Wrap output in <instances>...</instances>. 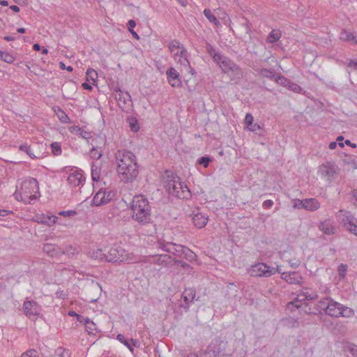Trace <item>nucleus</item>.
Returning a JSON list of instances; mask_svg holds the SVG:
<instances>
[{
  "label": "nucleus",
  "mask_w": 357,
  "mask_h": 357,
  "mask_svg": "<svg viewBox=\"0 0 357 357\" xmlns=\"http://www.w3.org/2000/svg\"><path fill=\"white\" fill-rule=\"evenodd\" d=\"M59 214L63 217H70L75 215L76 212L75 211H63L59 212Z\"/></svg>",
  "instance_id": "680f3d73"
},
{
  "label": "nucleus",
  "mask_w": 357,
  "mask_h": 357,
  "mask_svg": "<svg viewBox=\"0 0 357 357\" xmlns=\"http://www.w3.org/2000/svg\"><path fill=\"white\" fill-rule=\"evenodd\" d=\"M273 202L271 199H267V200L264 201L263 203V207L264 208H270L273 206Z\"/></svg>",
  "instance_id": "338daca9"
},
{
  "label": "nucleus",
  "mask_w": 357,
  "mask_h": 357,
  "mask_svg": "<svg viewBox=\"0 0 357 357\" xmlns=\"http://www.w3.org/2000/svg\"><path fill=\"white\" fill-rule=\"evenodd\" d=\"M250 67L260 77L264 78H268L271 80H274L276 74L275 70L274 69L261 67L255 63L250 65Z\"/></svg>",
  "instance_id": "4468645a"
},
{
  "label": "nucleus",
  "mask_w": 357,
  "mask_h": 357,
  "mask_svg": "<svg viewBox=\"0 0 357 357\" xmlns=\"http://www.w3.org/2000/svg\"><path fill=\"white\" fill-rule=\"evenodd\" d=\"M132 218L138 223L146 225L151 221V206L143 195H136L131 203Z\"/></svg>",
  "instance_id": "20e7f679"
},
{
  "label": "nucleus",
  "mask_w": 357,
  "mask_h": 357,
  "mask_svg": "<svg viewBox=\"0 0 357 357\" xmlns=\"http://www.w3.org/2000/svg\"><path fill=\"white\" fill-rule=\"evenodd\" d=\"M319 229L327 235L334 234L336 229L334 226V221L333 219L328 218L321 221L319 226Z\"/></svg>",
  "instance_id": "6ab92c4d"
},
{
  "label": "nucleus",
  "mask_w": 357,
  "mask_h": 357,
  "mask_svg": "<svg viewBox=\"0 0 357 357\" xmlns=\"http://www.w3.org/2000/svg\"><path fill=\"white\" fill-rule=\"evenodd\" d=\"M102 190V195L103 197V201L105 202V204L110 202L115 197L116 192L112 190H109L107 188H101Z\"/></svg>",
  "instance_id": "2f4dec72"
},
{
  "label": "nucleus",
  "mask_w": 357,
  "mask_h": 357,
  "mask_svg": "<svg viewBox=\"0 0 357 357\" xmlns=\"http://www.w3.org/2000/svg\"><path fill=\"white\" fill-rule=\"evenodd\" d=\"M318 298V295L315 291L308 292L302 291L301 293L298 294L297 298L291 302L289 304L295 305L297 308L300 307V305L297 304L298 301H313Z\"/></svg>",
  "instance_id": "aec40b11"
},
{
  "label": "nucleus",
  "mask_w": 357,
  "mask_h": 357,
  "mask_svg": "<svg viewBox=\"0 0 357 357\" xmlns=\"http://www.w3.org/2000/svg\"><path fill=\"white\" fill-rule=\"evenodd\" d=\"M192 220L195 227L197 228H203L207 224L208 217L205 216L202 213H197L193 215Z\"/></svg>",
  "instance_id": "393cba45"
},
{
  "label": "nucleus",
  "mask_w": 357,
  "mask_h": 357,
  "mask_svg": "<svg viewBox=\"0 0 357 357\" xmlns=\"http://www.w3.org/2000/svg\"><path fill=\"white\" fill-rule=\"evenodd\" d=\"M346 229L348 230L350 233H352L357 236V225L356 224V222H353L351 225H349Z\"/></svg>",
  "instance_id": "13d9d810"
},
{
  "label": "nucleus",
  "mask_w": 357,
  "mask_h": 357,
  "mask_svg": "<svg viewBox=\"0 0 357 357\" xmlns=\"http://www.w3.org/2000/svg\"><path fill=\"white\" fill-rule=\"evenodd\" d=\"M174 59L175 61L180 64L182 68L181 70H185V72L194 75L196 73L195 70L191 67L190 64V61H188V53L185 48H182L181 50L177 51L173 55Z\"/></svg>",
  "instance_id": "9d476101"
},
{
  "label": "nucleus",
  "mask_w": 357,
  "mask_h": 357,
  "mask_svg": "<svg viewBox=\"0 0 357 357\" xmlns=\"http://www.w3.org/2000/svg\"><path fill=\"white\" fill-rule=\"evenodd\" d=\"M231 76V80L241 79L243 77V72L241 68L234 61L223 72Z\"/></svg>",
  "instance_id": "a211bd4d"
},
{
  "label": "nucleus",
  "mask_w": 357,
  "mask_h": 357,
  "mask_svg": "<svg viewBox=\"0 0 357 357\" xmlns=\"http://www.w3.org/2000/svg\"><path fill=\"white\" fill-rule=\"evenodd\" d=\"M85 182V177L81 172H75L69 174L67 178L68 185L73 188L82 186Z\"/></svg>",
  "instance_id": "2eb2a0df"
},
{
  "label": "nucleus",
  "mask_w": 357,
  "mask_h": 357,
  "mask_svg": "<svg viewBox=\"0 0 357 357\" xmlns=\"http://www.w3.org/2000/svg\"><path fill=\"white\" fill-rule=\"evenodd\" d=\"M244 121H245V124L246 125V126L248 128L250 126H252V123H253V116H252L251 114L248 113L245 115Z\"/></svg>",
  "instance_id": "052dcab7"
},
{
  "label": "nucleus",
  "mask_w": 357,
  "mask_h": 357,
  "mask_svg": "<svg viewBox=\"0 0 357 357\" xmlns=\"http://www.w3.org/2000/svg\"><path fill=\"white\" fill-rule=\"evenodd\" d=\"M319 207L320 203L317 199L314 198L305 199L304 209L314 211L319 208Z\"/></svg>",
  "instance_id": "bb28decb"
},
{
  "label": "nucleus",
  "mask_w": 357,
  "mask_h": 357,
  "mask_svg": "<svg viewBox=\"0 0 357 357\" xmlns=\"http://www.w3.org/2000/svg\"><path fill=\"white\" fill-rule=\"evenodd\" d=\"M149 261L159 266H167L171 261V257L168 255H155L150 257Z\"/></svg>",
  "instance_id": "4be33fe9"
},
{
  "label": "nucleus",
  "mask_w": 357,
  "mask_h": 357,
  "mask_svg": "<svg viewBox=\"0 0 357 357\" xmlns=\"http://www.w3.org/2000/svg\"><path fill=\"white\" fill-rule=\"evenodd\" d=\"M211 161V159L207 156H203L199 159V163L203 165L204 167H207L209 165Z\"/></svg>",
  "instance_id": "6e6d98bb"
},
{
  "label": "nucleus",
  "mask_w": 357,
  "mask_h": 357,
  "mask_svg": "<svg viewBox=\"0 0 357 357\" xmlns=\"http://www.w3.org/2000/svg\"><path fill=\"white\" fill-rule=\"evenodd\" d=\"M340 38L342 40L353 41L357 43V36H354L352 33L343 30L340 33Z\"/></svg>",
  "instance_id": "c9c22d12"
},
{
  "label": "nucleus",
  "mask_w": 357,
  "mask_h": 357,
  "mask_svg": "<svg viewBox=\"0 0 357 357\" xmlns=\"http://www.w3.org/2000/svg\"><path fill=\"white\" fill-rule=\"evenodd\" d=\"M349 68L357 70V60H350L347 64Z\"/></svg>",
  "instance_id": "e2e57ef3"
},
{
  "label": "nucleus",
  "mask_w": 357,
  "mask_h": 357,
  "mask_svg": "<svg viewBox=\"0 0 357 357\" xmlns=\"http://www.w3.org/2000/svg\"><path fill=\"white\" fill-rule=\"evenodd\" d=\"M56 352L59 357H71L69 350L62 347L58 348Z\"/></svg>",
  "instance_id": "864d4df0"
},
{
  "label": "nucleus",
  "mask_w": 357,
  "mask_h": 357,
  "mask_svg": "<svg viewBox=\"0 0 357 357\" xmlns=\"http://www.w3.org/2000/svg\"><path fill=\"white\" fill-rule=\"evenodd\" d=\"M232 61H231L228 57L224 56L223 54H221L215 62L219 65V66L224 72L225 70L229 66L230 63H231Z\"/></svg>",
  "instance_id": "c756f323"
},
{
  "label": "nucleus",
  "mask_w": 357,
  "mask_h": 357,
  "mask_svg": "<svg viewBox=\"0 0 357 357\" xmlns=\"http://www.w3.org/2000/svg\"><path fill=\"white\" fill-rule=\"evenodd\" d=\"M118 162L117 172L121 180L125 183L132 182L139 173L137 158L135 154L127 150H118L115 153Z\"/></svg>",
  "instance_id": "f257e3e1"
},
{
  "label": "nucleus",
  "mask_w": 357,
  "mask_h": 357,
  "mask_svg": "<svg viewBox=\"0 0 357 357\" xmlns=\"http://www.w3.org/2000/svg\"><path fill=\"white\" fill-rule=\"evenodd\" d=\"M163 184L167 192L178 199H188L191 192L184 182L181 181L180 177L172 171L166 170L163 175Z\"/></svg>",
  "instance_id": "f03ea898"
},
{
  "label": "nucleus",
  "mask_w": 357,
  "mask_h": 357,
  "mask_svg": "<svg viewBox=\"0 0 357 357\" xmlns=\"http://www.w3.org/2000/svg\"><path fill=\"white\" fill-rule=\"evenodd\" d=\"M286 88L288 89L289 90L294 91L295 93H302V92H303V89L300 86H298L297 84L291 82V80H289Z\"/></svg>",
  "instance_id": "a18cd8bd"
},
{
  "label": "nucleus",
  "mask_w": 357,
  "mask_h": 357,
  "mask_svg": "<svg viewBox=\"0 0 357 357\" xmlns=\"http://www.w3.org/2000/svg\"><path fill=\"white\" fill-rule=\"evenodd\" d=\"M59 120L62 123H68L69 121V117L67 114L59 107H58V113L56 114Z\"/></svg>",
  "instance_id": "603ef678"
},
{
  "label": "nucleus",
  "mask_w": 357,
  "mask_h": 357,
  "mask_svg": "<svg viewBox=\"0 0 357 357\" xmlns=\"http://www.w3.org/2000/svg\"><path fill=\"white\" fill-rule=\"evenodd\" d=\"M168 47L170 52L173 54V55L178 50L180 51L182 50V48H185L183 45L180 43L179 41L176 40L171 41L168 45Z\"/></svg>",
  "instance_id": "4c0bfd02"
},
{
  "label": "nucleus",
  "mask_w": 357,
  "mask_h": 357,
  "mask_svg": "<svg viewBox=\"0 0 357 357\" xmlns=\"http://www.w3.org/2000/svg\"><path fill=\"white\" fill-rule=\"evenodd\" d=\"M204 15L205 17L208 20V21L213 24H214L216 26L220 25V23L219 20L217 19V17L213 14L211 10L209 9H204Z\"/></svg>",
  "instance_id": "58836bf2"
},
{
  "label": "nucleus",
  "mask_w": 357,
  "mask_h": 357,
  "mask_svg": "<svg viewBox=\"0 0 357 357\" xmlns=\"http://www.w3.org/2000/svg\"><path fill=\"white\" fill-rule=\"evenodd\" d=\"M333 299L329 297H326L320 300L318 304L319 308L321 310H324L325 313H326L328 310L327 305H329L331 303Z\"/></svg>",
  "instance_id": "c03bdc74"
},
{
  "label": "nucleus",
  "mask_w": 357,
  "mask_h": 357,
  "mask_svg": "<svg viewBox=\"0 0 357 357\" xmlns=\"http://www.w3.org/2000/svg\"><path fill=\"white\" fill-rule=\"evenodd\" d=\"M52 152L54 155H59L61 154V146L59 142H53L51 144Z\"/></svg>",
  "instance_id": "09e8293b"
},
{
  "label": "nucleus",
  "mask_w": 357,
  "mask_h": 357,
  "mask_svg": "<svg viewBox=\"0 0 357 357\" xmlns=\"http://www.w3.org/2000/svg\"><path fill=\"white\" fill-rule=\"evenodd\" d=\"M0 59L3 60V61L8 63H12L15 60V57L10 52H3L0 50Z\"/></svg>",
  "instance_id": "79ce46f5"
},
{
  "label": "nucleus",
  "mask_w": 357,
  "mask_h": 357,
  "mask_svg": "<svg viewBox=\"0 0 357 357\" xmlns=\"http://www.w3.org/2000/svg\"><path fill=\"white\" fill-rule=\"evenodd\" d=\"M336 217L341 221L342 223H343L345 228H347L349 225L356 222L355 217L350 211L342 209L340 210L336 213Z\"/></svg>",
  "instance_id": "f3484780"
},
{
  "label": "nucleus",
  "mask_w": 357,
  "mask_h": 357,
  "mask_svg": "<svg viewBox=\"0 0 357 357\" xmlns=\"http://www.w3.org/2000/svg\"><path fill=\"white\" fill-rule=\"evenodd\" d=\"M128 254L121 245H114L106 254V261L121 262L127 260Z\"/></svg>",
  "instance_id": "1a4fd4ad"
},
{
  "label": "nucleus",
  "mask_w": 357,
  "mask_h": 357,
  "mask_svg": "<svg viewBox=\"0 0 357 357\" xmlns=\"http://www.w3.org/2000/svg\"><path fill=\"white\" fill-rule=\"evenodd\" d=\"M281 38V33L279 31L273 30L268 33L266 40L268 43H274L280 40Z\"/></svg>",
  "instance_id": "e433bc0d"
},
{
  "label": "nucleus",
  "mask_w": 357,
  "mask_h": 357,
  "mask_svg": "<svg viewBox=\"0 0 357 357\" xmlns=\"http://www.w3.org/2000/svg\"><path fill=\"white\" fill-rule=\"evenodd\" d=\"M93 203L95 206H99L105 204V202L103 201V197L102 195L101 188L96 193L93 198Z\"/></svg>",
  "instance_id": "ea45409f"
},
{
  "label": "nucleus",
  "mask_w": 357,
  "mask_h": 357,
  "mask_svg": "<svg viewBox=\"0 0 357 357\" xmlns=\"http://www.w3.org/2000/svg\"><path fill=\"white\" fill-rule=\"evenodd\" d=\"M196 293L195 290L192 289H186L182 294V298L187 305V307L189 306V304L192 303L195 297Z\"/></svg>",
  "instance_id": "cd10ccee"
},
{
  "label": "nucleus",
  "mask_w": 357,
  "mask_h": 357,
  "mask_svg": "<svg viewBox=\"0 0 357 357\" xmlns=\"http://www.w3.org/2000/svg\"><path fill=\"white\" fill-rule=\"evenodd\" d=\"M248 128L252 132H257L261 129V126L257 123H252V126H250Z\"/></svg>",
  "instance_id": "0e129e2a"
},
{
  "label": "nucleus",
  "mask_w": 357,
  "mask_h": 357,
  "mask_svg": "<svg viewBox=\"0 0 357 357\" xmlns=\"http://www.w3.org/2000/svg\"><path fill=\"white\" fill-rule=\"evenodd\" d=\"M77 318V320L80 322V323H83L84 324H86V323H88V321H89V317H83L80 314L78 315Z\"/></svg>",
  "instance_id": "774afa93"
},
{
  "label": "nucleus",
  "mask_w": 357,
  "mask_h": 357,
  "mask_svg": "<svg viewBox=\"0 0 357 357\" xmlns=\"http://www.w3.org/2000/svg\"><path fill=\"white\" fill-rule=\"evenodd\" d=\"M115 99L123 111L126 112L129 109V104L132 102V99L128 92L123 93L119 88L116 89Z\"/></svg>",
  "instance_id": "f8f14e48"
},
{
  "label": "nucleus",
  "mask_w": 357,
  "mask_h": 357,
  "mask_svg": "<svg viewBox=\"0 0 357 357\" xmlns=\"http://www.w3.org/2000/svg\"><path fill=\"white\" fill-rule=\"evenodd\" d=\"M117 340L120 341L121 343H123L131 351H132V347L136 346V340H133L132 339L129 340L126 338L123 335L119 334L117 335Z\"/></svg>",
  "instance_id": "473e14b6"
},
{
  "label": "nucleus",
  "mask_w": 357,
  "mask_h": 357,
  "mask_svg": "<svg viewBox=\"0 0 357 357\" xmlns=\"http://www.w3.org/2000/svg\"><path fill=\"white\" fill-rule=\"evenodd\" d=\"M155 248L172 255L192 261L196 255L188 248L181 244L173 243L169 239L160 238L155 242Z\"/></svg>",
  "instance_id": "39448f33"
},
{
  "label": "nucleus",
  "mask_w": 357,
  "mask_h": 357,
  "mask_svg": "<svg viewBox=\"0 0 357 357\" xmlns=\"http://www.w3.org/2000/svg\"><path fill=\"white\" fill-rule=\"evenodd\" d=\"M92 148L90 150V156L93 159H100L102 155V146H98L97 143H92Z\"/></svg>",
  "instance_id": "c85d7f7f"
},
{
  "label": "nucleus",
  "mask_w": 357,
  "mask_h": 357,
  "mask_svg": "<svg viewBox=\"0 0 357 357\" xmlns=\"http://www.w3.org/2000/svg\"><path fill=\"white\" fill-rule=\"evenodd\" d=\"M280 278L291 284H295L301 286L303 282V278L296 271L282 273Z\"/></svg>",
  "instance_id": "ddd939ff"
},
{
  "label": "nucleus",
  "mask_w": 357,
  "mask_h": 357,
  "mask_svg": "<svg viewBox=\"0 0 357 357\" xmlns=\"http://www.w3.org/2000/svg\"><path fill=\"white\" fill-rule=\"evenodd\" d=\"M38 194V181L34 178L27 177L20 183V187L17 186L13 195L17 201H21L25 204H31L36 201Z\"/></svg>",
  "instance_id": "7ed1b4c3"
},
{
  "label": "nucleus",
  "mask_w": 357,
  "mask_h": 357,
  "mask_svg": "<svg viewBox=\"0 0 357 357\" xmlns=\"http://www.w3.org/2000/svg\"><path fill=\"white\" fill-rule=\"evenodd\" d=\"M342 304L336 302L335 301H332L331 303L329 305H327L328 310L326 312V314L331 317H339L340 314V308Z\"/></svg>",
  "instance_id": "b1692460"
},
{
  "label": "nucleus",
  "mask_w": 357,
  "mask_h": 357,
  "mask_svg": "<svg viewBox=\"0 0 357 357\" xmlns=\"http://www.w3.org/2000/svg\"><path fill=\"white\" fill-rule=\"evenodd\" d=\"M275 83L284 87L288 84L289 79L284 77L283 75H279L275 77L273 80Z\"/></svg>",
  "instance_id": "49530a36"
},
{
  "label": "nucleus",
  "mask_w": 357,
  "mask_h": 357,
  "mask_svg": "<svg viewBox=\"0 0 357 357\" xmlns=\"http://www.w3.org/2000/svg\"><path fill=\"white\" fill-rule=\"evenodd\" d=\"M227 342L220 338L213 340L204 352L205 357H218L225 350Z\"/></svg>",
  "instance_id": "6e6552de"
},
{
  "label": "nucleus",
  "mask_w": 357,
  "mask_h": 357,
  "mask_svg": "<svg viewBox=\"0 0 357 357\" xmlns=\"http://www.w3.org/2000/svg\"><path fill=\"white\" fill-rule=\"evenodd\" d=\"M126 122L128 123L129 127L132 132H137L139 131V125L137 119L135 117L128 116L126 119Z\"/></svg>",
  "instance_id": "f704fd0d"
},
{
  "label": "nucleus",
  "mask_w": 357,
  "mask_h": 357,
  "mask_svg": "<svg viewBox=\"0 0 357 357\" xmlns=\"http://www.w3.org/2000/svg\"><path fill=\"white\" fill-rule=\"evenodd\" d=\"M57 217L54 215L42 214L36 217V222L40 224H44L49 227L52 226L56 222Z\"/></svg>",
  "instance_id": "5701e85b"
},
{
  "label": "nucleus",
  "mask_w": 357,
  "mask_h": 357,
  "mask_svg": "<svg viewBox=\"0 0 357 357\" xmlns=\"http://www.w3.org/2000/svg\"><path fill=\"white\" fill-rule=\"evenodd\" d=\"M21 357H38V351L35 349H29L23 353Z\"/></svg>",
  "instance_id": "5fc2aeb1"
},
{
  "label": "nucleus",
  "mask_w": 357,
  "mask_h": 357,
  "mask_svg": "<svg viewBox=\"0 0 357 357\" xmlns=\"http://www.w3.org/2000/svg\"><path fill=\"white\" fill-rule=\"evenodd\" d=\"M347 265L346 264H341L340 265H339L337 271L340 279H344L345 278L347 271Z\"/></svg>",
  "instance_id": "8fccbe9b"
},
{
  "label": "nucleus",
  "mask_w": 357,
  "mask_h": 357,
  "mask_svg": "<svg viewBox=\"0 0 357 357\" xmlns=\"http://www.w3.org/2000/svg\"><path fill=\"white\" fill-rule=\"evenodd\" d=\"M100 176V167L96 162L91 164V178L93 181H98Z\"/></svg>",
  "instance_id": "72a5a7b5"
},
{
  "label": "nucleus",
  "mask_w": 357,
  "mask_h": 357,
  "mask_svg": "<svg viewBox=\"0 0 357 357\" xmlns=\"http://www.w3.org/2000/svg\"><path fill=\"white\" fill-rule=\"evenodd\" d=\"M43 250L52 257L61 255V252H63V250L60 247L52 243L43 244Z\"/></svg>",
  "instance_id": "412c9836"
},
{
  "label": "nucleus",
  "mask_w": 357,
  "mask_h": 357,
  "mask_svg": "<svg viewBox=\"0 0 357 357\" xmlns=\"http://www.w3.org/2000/svg\"><path fill=\"white\" fill-rule=\"evenodd\" d=\"M76 252V249L73 248L72 245H68L66 247L65 250H63V252H61V255H75Z\"/></svg>",
  "instance_id": "4d7b16f0"
},
{
  "label": "nucleus",
  "mask_w": 357,
  "mask_h": 357,
  "mask_svg": "<svg viewBox=\"0 0 357 357\" xmlns=\"http://www.w3.org/2000/svg\"><path fill=\"white\" fill-rule=\"evenodd\" d=\"M70 132L72 134L78 135L83 139H89L91 137V132L84 130L83 128L74 126L70 128Z\"/></svg>",
  "instance_id": "a878e982"
},
{
  "label": "nucleus",
  "mask_w": 357,
  "mask_h": 357,
  "mask_svg": "<svg viewBox=\"0 0 357 357\" xmlns=\"http://www.w3.org/2000/svg\"><path fill=\"white\" fill-rule=\"evenodd\" d=\"M319 172L327 182L332 183L337 178L340 168L335 162H326L319 167Z\"/></svg>",
  "instance_id": "423d86ee"
},
{
  "label": "nucleus",
  "mask_w": 357,
  "mask_h": 357,
  "mask_svg": "<svg viewBox=\"0 0 357 357\" xmlns=\"http://www.w3.org/2000/svg\"><path fill=\"white\" fill-rule=\"evenodd\" d=\"M206 50L207 53L213 58V61H215L219 56L222 54L218 51L211 44L206 43Z\"/></svg>",
  "instance_id": "7c9ffc66"
},
{
  "label": "nucleus",
  "mask_w": 357,
  "mask_h": 357,
  "mask_svg": "<svg viewBox=\"0 0 357 357\" xmlns=\"http://www.w3.org/2000/svg\"><path fill=\"white\" fill-rule=\"evenodd\" d=\"M89 255L94 259L106 261V254L102 252V250H96L89 252Z\"/></svg>",
  "instance_id": "a19ab883"
},
{
  "label": "nucleus",
  "mask_w": 357,
  "mask_h": 357,
  "mask_svg": "<svg viewBox=\"0 0 357 357\" xmlns=\"http://www.w3.org/2000/svg\"><path fill=\"white\" fill-rule=\"evenodd\" d=\"M340 312V317H342L349 318L354 314V311L351 308L344 306L343 305L341 306Z\"/></svg>",
  "instance_id": "37998d69"
},
{
  "label": "nucleus",
  "mask_w": 357,
  "mask_h": 357,
  "mask_svg": "<svg viewBox=\"0 0 357 357\" xmlns=\"http://www.w3.org/2000/svg\"><path fill=\"white\" fill-rule=\"evenodd\" d=\"M168 82L173 87H179L181 86V80L179 73L173 67L169 68L167 72Z\"/></svg>",
  "instance_id": "dca6fc26"
},
{
  "label": "nucleus",
  "mask_w": 357,
  "mask_h": 357,
  "mask_svg": "<svg viewBox=\"0 0 357 357\" xmlns=\"http://www.w3.org/2000/svg\"><path fill=\"white\" fill-rule=\"evenodd\" d=\"M84 325H85L86 331L89 333H93L94 331H96V324L93 321H92L90 319H89V321H88V323L84 324Z\"/></svg>",
  "instance_id": "3c124183"
},
{
  "label": "nucleus",
  "mask_w": 357,
  "mask_h": 357,
  "mask_svg": "<svg viewBox=\"0 0 357 357\" xmlns=\"http://www.w3.org/2000/svg\"><path fill=\"white\" fill-rule=\"evenodd\" d=\"M349 352L352 357H357V346L353 345L349 347Z\"/></svg>",
  "instance_id": "69168bd1"
},
{
  "label": "nucleus",
  "mask_w": 357,
  "mask_h": 357,
  "mask_svg": "<svg viewBox=\"0 0 357 357\" xmlns=\"http://www.w3.org/2000/svg\"><path fill=\"white\" fill-rule=\"evenodd\" d=\"M20 150L26 153L27 155H29V156L32 159L37 158L33 153V151L31 150L30 146L27 145L26 144L20 145Z\"/></svg>",
  "instance_id": "de8ad7c7"
},
{
  "label": "nucleus",
  "mask_w": 357,
  "mask_h": 357,
  "mask_svg": "<svg viewBox=\"0 0 357 357\" xmlns=\"http://www.w3.org/2000/svg\"><path fill=\"white\" fill-rule=\"evenodd\" d=\"M249 273L252 277L268 278L275 274L276 271L274 267L269 266L263 262H259L250 267Z\"/></svg>",
  "instance_id": "0eeeda50"
},
{
  "label": "nucleus",
  "mask_w": 357,
  "mask_h": 357,
  "mask_svg": "<svg viewBox=\"0 0 357 357\" xmlns=\"http://www.w3.org/2000/svg\"><path fill=\"white\" fill-rule=\"evenodd\" d=\"M24 314L30 319H35L40 314L41 307L35 301H26L23 303Z\"/></svg>",
  "instance_id": "9b49d317"
},
{
  "label": "nucleus",
  "mask_w": 357,
  "mask_h": 357,
  "mask_svg": "<svg viewBox=\"0 0 357 357\" xmlns=\"http://www.w3.org/2000/svg\"><path fill=\"white\" fill-rule=\"evenodd\" d=\"M305 206V199H295L294 200V208H304Z\"/></svg>",
  "instance_id": "bf43d9fd"
}]
</instances>
